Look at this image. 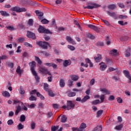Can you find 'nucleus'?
I'll list each match as a JSON object with an SVG mask.
<instances>
[{
    "mask_svg": "<svg viewBox=\"0 0 131 131\" xmlns=\"http://www.w3.org/2000/svg\"><path fill=\"white\" fill-rule=\"evenodd\" d=\"M39 72V73H43V74H48V75L52 76V74L50 73V71L48 70V69L46 68L45 67H41L40 68Z\"/></svg>",
    "mask_w": 131,
    "mask_h": 131,
    "instance_id": "obj_3",
    "label": "nucleus"
},
{
    "mask_svg": "<svg viewBox=\"0 0 131 131\" xmlns=\"http://www.w3.org/2000/svg\"><path fill=\"white\" fill-rule=\"evenodd\" d=\"M27 10L25 8H21L19 7L18 9V13H21L22 12H26Z\"/></svg>",
    "mask_w": 131,
    "mask_h": 131,
    "instance_id": "obj_48",
    "label": "nucleus"
},
{
    "mask_svg": "<svg viewBox=\"0 0 131 131\" xmlns=\"http://www.w3.org/2000/svg\"><path fill=\"white\" fill-rule=\"evenodd\" d=\"M36 45L46 50H48V47H50V43L47 41H38L36 42Z\"/></svg>",
    "mask_w": 131,
    "mask_h": 131,
    "instance_id": "obj_2",
    "label": "nucleus"
},
{
    "mask_svg": "<svg viewBox=\"0 0 131 131\" xmlns=\"http://www.w3.org/2000/svg\"><path fill=\"white\" fill-rule=\"evenodd\" d=\"M117 102L119 104L122 103V102H123L122 99H121L120 97H118L117 98Z\"/></svg>",
    "mask_w": 131,
    "mask_h": 131,
    "instance_id": "obj_62",
    "label": "nucleus"
},
{
    "mask_svg": "<svg viewBox=\"0 0 131 131\" xmlns=\"http://www.w3.org/2000/svg\"><path fill=\"white\" fill-rule=\"evenodd\" d=\"M59 107H60V106L57 103H55L53 104V108H54V109H55V110L58 109Z\"/></svg>",
    "mask_w": 131,
    "mask_h": 131,
    "instance_id": "obj_53",
    "label": "nucleus"
},
{
    "mask_svg": "<svg viewBox=\"0 0 131 131\" xmlns=\"http://www.w3.org/2000/svg\"><path fill=\"white\" fill-rule=\"evenodd\" d=\"M44 90L46 91V92H49L50 89H49V84L45 83H44Z\"/></svg>",
    "mask_w": 131,
    "mask_h": 131,
    "instance_id": "obj_31",
    "label": "nucleus"
},
{
    "mask_svg": "<svg viewBox=\"0 0 131 131\" xmlns=\"http://www.w3.org/2000/svg\"><path fill=\"white\" fill-rule=\"evenodd\" d=\"M7 29H8V30H10L11 31H13V30H15V28L13 26H8L6 27Z\"/></svg>",
    "mask_w": 131,
    "mask_h": 131,
    "instance_id": "obj_51",
    "label": "nucleus"
},
{
    "mask_svg": "<svg viewBox=\"0 0 131 131\" xmlns=\"http://www.w3.org/2000/svg\"><path fill=\"white\" fill-rule=\"evenodd\" d=\"M11 10L13 12H17V13H19V7H14L11 8Z\"/></svg>",
    "mask_w": 131,
    "mask_h": 131,
    "instance_id": "obj_34",
    "label": "nucleus"
},
{
    "mask_svg": "<svg viewBox=\"0 0 131 131\" xmlns=\"http://www.w3.org/2000/svg\"><path fill=\"white\" fill-rule=\"evenodd\" d=\"M26 120V117L24 115H21L20 117L19 121L20 122H24Z\"/></svg>",
    "mask_w": 131,
    "mask_h": 131,
    "instance_id": "obj_25",
    "label": "nucleus"
},
{
    "mask_svg": "<svg viewBox=\"0 0 131 131\" xmlns=\"http://www.w3.org/2000/svg\"><path fill=\"white\" fill-rule=\"evenodd\" d=\"M75 104L70 100H68L67 103V110H71V109H74Z\"/></svg>",
    "mask_w": 131,
    "mask_h": 131,
    "instance_id": "obj_4",
    "label": "nucleus"
},
{
    "mask_svg": "<svg viewBox=\"0 0 131 131\" xmlns=\"http://www.w3.org/2000/svg\"><path fill=\"white\" fill-rule=\"evenodd\" d=\"M0 14H1L2 16H3V17H8V16H10V14L5 11H1Z\"/></svg>",
    "mask_w": 131,
    "mask_h": 131,
    "instance_id": "obj_20",
    "label": "nucleus"
},
{
    "mask_svg": "<svg viewBox=\"0 0 131 131\" xmlns=\"http://www.w3.org/2000/svg\"><path fill=\"white\" fill-rule=\"evenodd\" d=\"M123 73H124L125 76H126V77H127V78H128L130 80L129 81V82H131V77H130V75L129 74V72H128V71H126V70H124Z\"/></svg>",
    "mask_w": 131,
    "mask_h": 131,
    "instance_id": "obj_9",
    "label": "nucleus"
},
{
    "mask_svg": "<svg viewBox=\"0 0 131 131\" xmlns=\"http://www.w3.org/2000/svg\"><path fill=\"white\" fill-rule=\"evenodd\" d=\"M91 99V97L88 95L85 96L81 100V103H84L87 100Z\"/></svg>",
    "mask_w": 131,
    "mask_h": 131,
    "instance_id": "obj_28",
    "label": "nucleus"
},
{
    "mask_svg": "<svg viewBox=\"0 0 131 131\" xmlns=\"http://www.w3.org/2000/svg\"><path fill=\"white\" fill-rule=\"evenodd\" d=\"M107 14L109 15L111 17H113L114 19H117V16H116V13L115 12H111L110 11H107Z\"/></svg>",
    "mask_w": 131,
    "mask_h": 131,
    "instance_id": "obj_12",
    "label": "nucleus"
},
{
    "mask_svg": "<svg viewBox=\"0 0 131 131\" xmlns=\"http://www.w3.org/2000/svg\"><path fill=\"white\" fill-rule=\"evenodd\" d=\"M80 127L84 129V128H85V127H86V124H85V123H82L81 124V125L80 126Z\"/></svg>",
    "mask_w": 131,
    "mask_h": 131,
    "instance_id": "obj_61",
    "label": "nucleus"
},
{
    "mask_svg": "<svg viewBox=\"0 0 131 131\" xmlns=\"http://www.w3.org/2000/svg\"><path fill=\"white\" fill-rule=\"evenodd\" d=\"M66 39H67V40L68 41V42L72 43V45H76V43L75 42V41H74V40H73V39H72V38H71V37H70V36H67L66 37Z\"/></svg>",
    "mask_w": 131,
    "mask_h": 131,
    "instance_id": "obj_8",
    "label": "nucleus"
},
{
    "mask_svg": "<svg viewBox=\"0 0 131 131\" xmlns=\"http://www.w3.org/2000/svg\"><path fill=\"white\" fill-rule=\"evenodd\" d=\"M8 66L10 67V68H14V63L13 62H8Z\"/></svg>",
    "mask_w": 131,
    "mask_h": 131,
    "instance_id": "obj_55",
    "label": "nucleus"
},
{
    "mask_svg": "<svg viewBox=\"0 0 131 131\" xmlns=\"http://www.w3.org/2000/svg\"><path fill=\"white\" fill-rule=\"evenodd\" d=\"M103 112H104L103 110H99L97 112V117H100L102 114H103Z\"/></svg>",
    "mask_w": 131,
    "mask_h": 131,
    "instance_id": "obj_37",
    "label": "nucleus"
},
{
    "mask_svg": "<svg viewBox=\"0 0 131 131\" xmlns=\"http://www.w3.org/2000/svg\"><path fill=\"white\" fill-rule=\"evenodd\" d=\"M101 92H103V94H108V95H110L111 92L110 91H108L106 89L103 88L100 89Z\"/></svg>",
    "mask_w": 131,
    "mask_h": 131,
    "instance_id": "obj_21",
    "label": "nucleus"
},
{
    "mask_svg": "<svg viewBox=\"0 0 131 131\" xmlns=\"http://www.w3.org/2000/svg\"><path fill=\"white\" fill-rule=\"evenodd\" d=\"M93 131H102V126H97L94 128Z\"/></svg>",
    "mask_w": 131,
    "mask_h": 131,
    "instance_id": "obj_36",
    "label": "nucleus"
},
{
    "mask_svg": "<svg viewBox=\"0 0 131 131\" xmlns=\"http://www.w3.org/2000/svg\"><path fill=\"white\" fill-rule=\"evenodd\" d=\"M35 13L37 15V16H38V18H42V16H43V12H41L39 11V10H36Z\"/></svg>",
    "mask_w": 131,
    "mask_h": 131,
    "instance_id": "obj_18",
    "label": "nucleus"
},
{
    "mask_svg": "<svg viewBox=\"0 0 131 131\" xmlns=\"http://www.w3.org/2000/svg\"><path fill=\"white\" fill-rule=\"evenodd\" d=\"M108 9H110V10H115V9H116V5L114 4L110 5L108 6Z\"/></svg>",
    "mask_w": 131,
    "mask_h": 131,
    "instance_id": "obj_32",
    "label": "nucleus"
},
{
    "mask_svg": "<svg viewBox=\"0 0 131 131\" xmlns=\"http://www.w3.org/2000/svg\"><path fill=\"white\" fill-rule=\"evenodd\" d=\"M106 64H108V65H112V61L110 59L106 58Z\"/></svg>",
    "mask_w": 131,
    "mask_h": 131,
    "instance_id": "obj_50",
    "label": "nucleus"
},
{
    "mask_svg": "<svg viewBox=\"0 0 131 131\" xmlns=\"http://www.w3.org/2000/svg\"><path fill=\"white\" fill-rule=\"evenodd\" d=\"M125 55L126 57H129V56H130V48H127V49L126 51V53Z\"/></svg>",
    "mask_w": 131,
    "mask_h": 131,
    "instance_id": "obj_23",
    "label": "nucleus"
},
{
    "mask_svg": "<svg viewBox=\"0 0 131 131\" xmlns=\"http://www.w3.org/2000/svg\"><path fill=\"white\" fill-rule=\"evenodd\" d=\"M24 40H25L24 37H20L17 39V42H18V43H21V42H23Z\"/></svg>",
    "mask_w": 131,
    "mask_h": 131,
    "instance_id": "obj_39",
    "label": "nucleus"
},
{
    "mask_svg": "<svg viewBox=\"0 0 131 131\" xmlns=\"http://www.w3.org/2000/svg\"><path fill=\"white\" fill-rule=\"evenodd\" d=\"M97 47H104V43L103 42L98 41L97 43Z\"/></svg>",
    "mask_w": 131,
    "mask_h": 131,
    "instance_id": "obj_52",
    "label": "nucleus"
},
{
    "mask_svg": "<svg viewBox=\"0 0 131 131\" xmlns=\"http://www.w3.org/2000/svg\"><path fill=\"white\" fill-rule=\"evenodd\" d=\"M66 121H67V117L65 115H63L61 118V122H63V123H65Z\"/></svg>",
    "mask_w": 131,
    "mask_h": 131,
    "instance_id": "obj_27",
    "label": "nucleus"
},
{
    "mask_svg": "<svg viewBox=\"0 0 131 131\" xmlns=\"http://www.w3.org/2000/svg\"><path fill=\"white\" fill-rule=\"evenodd\" d=\"M118 5L119 6V7H120V8H121L122 9H124V5H123V4L121 3H118Z\"/></svg>",
    "mask_w": 131,
    "mask_h": 131,
    "instance_id": "obj_63",
    "label": "nucleus"
},
{
    "mask_svg": "<svg viewBox=\"0 0 131 131\" xmlns=\"http://www.w3.org/2000/svg\"><path fill=\"white\" fill-rule=\"evenodd\" d=\"M35 61H36L37 63L39 64V65H41V64L42 63V62H41V60H40V59H39V57L37 56H35Z\"/></svg>",
    "mask_w": 131,
    "mask_h": 131,
    "instance_id": "obj_26",
    "label": "nucleus"
},
{
    "mask_svg": "<svg viewBox=\"0 0 131 131\" xmlns=\"http://www.w3.org/2000/svg\"><path fill=\"white\" fill-rule=\"evenodd\" d=\"M7 123H8V125H12V124H13V123H14V121H13V120L10 119L8 121Z\"/></svg>",
    "mask_w": 131,
    "mask_h": 131,
    "instance_id": "obj_57",
    "label": "nucleus"
},
{
    "mask_svg": "<svg viewBox=\"0 0 131 131\" xmlns=\"http://www.w3.org/2000/svg\"><path fill=\"white\" fill-rule=\"evenodd\" d=\"M28 24H29V26H33V19H29Z\"/></svg>",
    "mask_w": 131,
    "mask_h": 131,
    "instance_id": "obj_46",
    "label": "nucleus"
},
{
    "mask_svg": "<svg viewBox=\"0 0 131 131\" xmlns=\"http://www.w3.org/2000/svg\"><path fill=\"white\" fill-rule=\"evenodd\" d=\"M32 73L33 75L35 76V78L36 79L37 83H38V82H39V80L40 79V78L39 77V76H38V75H37V73H36V72H34Z\"/></svg>",
    "mask_w": 131,
    "mask_h": 131,
    "instance_id": "obj_10",
    "label": "nucleus"
},
{
    "mask_svg": "<svg viewBox=\"0 0 131 131\" xmlns=\"http://www.w3.org/2000/svg\"><path fill=\"white\" fill-rule=\"evenodd\" d=\"M59 85L61 88H64L65 86V81L63 79H61L59 81Z\"/></svg>",
    "mask_w": 131,
    "mask_h": 131,
    "instance_id": "obj_24",
    "label": "nucleus"
},
{
    "mask_svg": "<svg viewBox=\"0 0 131 131\" xmlns=\"http://www.w3.org/2000/svg\"><path fill=\"white\" fill-rule=\"evenodd\" d=\"M100 103H101L100 100H95L91 102L92 105H98V104H100Z\"/></svg>",
    "mask_w": 131,
    "mask_h": 131,
    "instance_id": "obj_30",
    "label": "nucleus"
},
{
    "mask_svg": "<svg viewBox=\"0 0 131 131\" xmlns=\"http://www.w3.org/2000/svg\"><path fill=\"white\" fill-rule=\"evenodd\" d=\"M56 129H59V126H53L51 127V131H56Z\"/></svg>",
    "mask_w": 131,
    "mask_h": 131,
    "instance_id": "obj_49",
    "label": "nucleus"
},
{
    "mask_svg": "<svg viewBox=\"0 0 131 131\" xmlns=\"http://www.w3.org/2000/svg\"><path fill=\"white\" fill-rule=\"evenodd\" d=\"M86 37L88 38H90V39H95V38H96V36H94V35H92L90 33H86Z\"/></svg>",
    "mask_w": 131,
    "mask_h": 131,
    "instance_id": "obj_19",
    "label": "nucleus"
},
{
    "mask_svg": "<svg viewBox=\"0 0 131 131\" xmlns=\"http://www.w3.org/2000/svg\"><path fill=\"white\" fill-rule=\"evenodd\" d=\"M123 127V124H121L120 125H118L115 127L116 129H117L118 130H121V128Z\"/></svg>",
    "mask_w": 131,
    "mask_h": 131,
    "instance_id": "obj_35",
    "label": "nucleus"
},
{
    "mask_svg": "<svg viewBox=\"0 0 131 131\" xmlns=\"http://www.w3.org/2000/svg\"><path fill=\"white\" fill-rule=\"evenodd\" d=\"M100 103L104 102V100H105V95H102L100 96Z\"/></svg>",
    "mask_w": 131,
    "mask_h": 131,
    "instance_id": "obj_59",
    "label": "nucleus"
},
{
    "mask_svg": "<svg viewBox=\"0 0 131 131\" xmlns=\"http://www.w3.org/2000/svg\"><path fill=\"white\" fill-rule=\"evenodd\" d=\"M21 68L20 67V66H18L16 69V72L17 73H18V74H20V75H21V74H22V70L20 69Z\"/></svg>",
    "mask_w": 131,
    "mask_h": 131,
    "instance_id": "obj_41",
    "label": "nucleus"
},
{
    "mask_svg": "<svg viewBox=\"0 0 131 131\" xmlns=\"http://www.w3.org/2000/svg\"><path fill=\"white\" fill-rule=\"evenodd\" d=\"M78 76L73 75L71 76V80H73V81H77L78 80Z\"/></svg>",
    "mask_w": 131,
    "mask_h": 131,
    "instance_id": "obj_22",
    "label": "nucleus"
},
{
    "mask_svg": "<svg viewBox=\"0 0 131 131\" xmlns=\"http://www.w3.org/2000/svg\"><path fill=\"white\" fill-rule=\"evenodd\" d=\"M3 96H4V97H7L8 98H9L10 96V95L9 92L5 91L3 93Z\"/></svg>",
    "mask_w": 131,
    "mask_h": 131,
    "instance_id": "obj_33",
    "label": "nucleus"
},
{
    "mask_svg": "<svg viewBox=\"0 0 131 131\" xmlns=\"http://www.w3.org/2000/svg\"><path fill=\"white\" fill-rule=\"evenodd\" d=\"M101 59H102V56L101 55V54H97V56H95L94 57V60H95L96 62H97V63H99V62H100V60H101Z\"/></svg>",
    "mask_w": 131,
    "mask_h": 131,
    "instance_id": "obj_16",
    "label": "nucleus"
},
{
    "mask_svg": "<svg viewBox=\"0 0 131 131\" xmlns=\"http://www.w3.org/2000/svg\"><path fill=\"white\" fill-rule=\"evenodd\" d=\"M18 27L21 29H24V28H25V26L23 25V23H19L18 24Z\"/></svg>",
    "mask_w": 131,
    "mask_h": 131,
    "instance_id": "obj_54",
    "label": "nucleus"
},
{
    "mask_svg": "<svg viewBox=\"0 0 131 131\" xmlns=\"http://www.w3.org/2000/svg\"><path fill=\"white\" fill-rule=\"evenodd\" d=\"M48 94L49 96H50V97H52V98H53V97H55V94H54V93H53V91L51 90L48 92Z\"/></svg>",
    "mask_w": 131,
    "mask_h": 131,
    "instance_id": "obj_44",
    "label": "nucleus"
},
{
    "mask_svg": "<svg viewBox=\"0 0 131 131\" xmlns=\"http://www.w3.org/2000/svg\"><path fill=\"white\" fill-rule=\"evenodd\" d=\"M119 18H120V19H126V18H127V16L120 15L119 16Z\"/></svg>",
    "mask_w": 131,
    "mask_h": 131,
    "instance_id": "obj_60",
    "label": "nucleus"
},
{
    "mask_svg": "<svg viewBox=\"0 0 131 131\" xmlns=\"http://www.w3.org/2000/svg\"><path fill=\"white\" fill-rule=\"evenodd\" d=\"M67 94H68V97H74L76 95V93H75V92H68Z\"/></svg>",
    "mask_w": 131,
    "mask_h": 131,
    "instance_id": "obj_29",
    "label": "nucleus"
},
{
    "mask_svg": "<svg viewBox=\"0 0 131 131\" xmlns=\"http://www.w3.org/2000/svg\"><path fill=\"white\" fill-rule=\"evenodd\" d=\"M45 30L46 28H45V27L41 25L39 26V28L38 29V31L39 33H44Z\"/></svg>",
    "mask_w": 131,
    "mask_h": 131,
    "instance_id": "obj_11",
    "label": "nucleus"
},
{
    "mask_svg": "<svg viewBox=\"0 0 131 131\" xmlns=\"http://www.w3.org/2000/svg\"><path fill=\"white\" fill-rule=\"evenodd\" d=\"M106 68H107V65H106V64H101V66H100V70H101V71H104V70H105V69H106Z\"/></svg>",
    "mask_w": 131,
    "mask_h": 131,
    "instance_id": "obj_40",
    "label": "nucleus"
},
{
    "mask_svg": "<svg viewBox=\"0 0 131 131\" xmlns=\"http://www.w3.org/2000/svg\"><path fill=\"white\" fill-rule=\"evenodd\" d=\"M29 99L30 101H36V100H37L35 96L33 95L31 96V97H29Z\"/></svg>",
    "mask_w": 131,
    "mask_h": 131,
    "instance_id": "obj_43",
    "label": "nucleus"
},
{
    "mask_svg": "<svg viewBox=\"0 0 131 131\" xmlns=\"http://www.w3.org/2000/svg\"><path fill=\"white\" fill-rule=\"evenodd\" d=\"M115 99V97L114 96L112 95L108 98V101H113V100Z\"/></svg>",
    "mask_w": 131,
    "mask_h": 131,
    "instance_id": "obj_58",
    "label": "nucleus"
},
{
    "mask_svg": "<svg viewBox=\"0 0 131 131\" xmlns=\"http://www.w3.org/2000/svg\"><path fill=\"white\" fill-rule=\"evenodd\" d=\"M21 110H22V107L21 106L18 105L16 107V110L15 111V115H18L20 112H21Z\"/></svg>",
    "mask_w": 131,
    "mask_h": 131,
    "instance_id": "obj_15",
    "label": "nucleus"
},
{
    "mask_svg": "<svg viewBox=\"0 0 131 131\" xmlns=\"http://www.w3.org/2000/svg\"><path fill=\"white\" fill-rule=\"evenodd\" d=\"M43 33H45L46 34H53V32L47 29H45Z\"/></svg>",
    "mask_w": 131,
    "mask_h": 131,
    "instance_id": "obj_42",
    "label": "nucleus"
},
{
    "mask_svg": "<svg viewBox=\"0 0 131 131\" xmlns=\"http://www.w3.org/2000/svg\"><path fill=\"white\" fill-rule=\"evenodd\" d=\"M39 21L42 23V24H48L50 21L48 20V19L46 18H43L42 17H39Z\"/></svg>",
    "mask_w": 131,
    "mask_h": 131,
    "instance_id": "obj_14",
    "label": "nucleus"
},
{
    "mask_svg": "<svg viewBox=\"0 0 131 131\" xmlns=\"http://www.w3.org/2000/svg\"><path fill=\"white\" fill-rule=\"evenodd\" d=\"M27 36L29 37V38H31L32 39H35L36 38L35 33L29 31H28L27 32Z\"/></svg>",
    "mask_w": 131,
    "mask_h": 131,
    "instance_id": "obj_5",
    "label": "nucleus"
},
{
    "mask_svg": "<svg viewBox=\"0 0 131 131\" xmlns=\"http://www.w3.org/2000/svg\"><path fill=\"white\" fill-rule=\"evenodd\" d=\"M63 64L64 67H67V66H69V65L71 64V61L70 60H66Z\"/></svg>",
    "mask_w": 131,
    "mask_h": 131,
    "instance_id": "obj_17",
    "label": "nucleus"
},
{
    "mask_svg": "<svg viewBox=\"0 0 131 131\" xmlns=\"http://www.w3.org/2000/svg\"><path fill=\"white\" fill-rule=\"evenodd\" d=\"M102 21L104 22L105 25H106V26H110V23H109V21L105 19H103Z\"/></svg>",
    "mask_w": 131,
    "mask_h": 131,
    "instance_id": "obj_56",
    "label": "nucleus"
},
{
    "mask_svg": "<svg viewBox=\"0 0 131 131\" xmlns=\"http://www.w3.org/2000/svg\"><path fill=\"white\" fill-rule=\"evenodd\" d=\"M88 26L89 28L93 29V30H95L96 32H99L100 31V29L93 25H88Z\"/></svg>",
    "mask_w": 131,
    "mask_h": 131,
    "instance_id": "obj_7",
    "label": "nucleus"
},
{
    "mask_svg": "<svg viewBox=\"0 0 131 131\" xmlns=\"http://www.w3.org/2000/svg\"><path fill=\"white\" fill-rule=\"evenodd\" d=\"M29 65L31 67V70L32 73H33V72H35L36 71L34 70V68L35 67V66H36V63H35V61H33L30 62Z\"/></svg>",
    "mask_w": 131,
    "mask_h": 131,
    "instance_id": "obj_6",
    "label": "nucleus"
},
{
    "mask_svg": "<svg viewBox=\"0 0 131 131\" xmlns=\"http://www.w3.org/2000/svg\"><path fill=\"white\" fill-rule=\"evenodd\" d=\"M44 39L45 40H46V41H49V40L51 39V38L49 36L45 35Z\"/></svg>",
    "mask_w": 131,
    "mask_h": 131,
    "instance_id": "obj_64",
    "label": "nucleus"
},
{
    "mask_svg": "<svg viewBox=\"0 0 131 131\" xmlns=\"http://www.w3.org/2000/svg\"><path fill=\"white\" fill-rule=\"evenodd\" d=\"M19 93L20 94V95H24V94H25V90H24V89L22 86H20Z\"/></svg>",
    "mask_w": 131,
    "mask_h": 131,
    "instance_id": "obj_38",
    "label": "nucleus"
},
{
    "mask_svg": "<svg viewBox=\"0 0 131 131\" xmlns=\"http://www.w3.org/2000/svg\"><path fill=\"white\" fill-rule=\"evenodd\" d=\"M111 54L112 56H114V57H116V56H118L119 54L117 52V50L114 49L111 51Z\"/></svg>",
    "mask_w": 131,
    "mask_h": 131,
    "instance_id": "obj_13",
    "label": "nucleus"
},
{
    "mask_svg": "<svg viewBox=\"0 0 131 131\" xmlns=\"http://www.w3.org/2000/svg\"><path fill=\"white\" fill-rule=\"evenodd\" d=\"M17 128L18 130L23 129V128H24V125H22V124H21V123H19L17 125Z\"/></svg>",
    "mask_w": 131,
    "mask_h": 131,
    "instance_id": "obj_47",
    "label": "nucleus"
},
{
    "mask_svg": "<svg viewBox=\"0 0 131 131\" xmlns=\"http://www.w3.org/2000/svg\"><path fill=\"white\" fill-rule=\"evenodd\" d=\"M31 129H35V123L34 122H32L31 123Z\"/></svg>",
    "mask_w": 131,
    "mask_h": 131,
    "instance_id": "obj_45",
    "label": "nucleus"
},
{
    "mask_svg": "<svg viewBox=\"0 0 131 131\" xmlns=\"http://www.w3.org/2000/svg\"><path fill=\"white\" fill-rule=\"evenodd\" d=\"M88 6L84 7V9H89V10H93V9H97L100 8L101 5L97 4L96 3L93 4V3H87Z\"/></svg>",
    "mask_w": 131,
    "mask_h": 131,
    "instance_id": "obj_1",
    "label": "nucleus"
}]
</instances>
